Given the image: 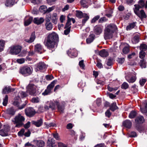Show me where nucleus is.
<instances>
[{
	"label": "nucleus",
	"instance_id": "052dcab7",
	"mask_svg": "<svg viewBox=\"0 0 147 147\" xmlns=\"http://www.w3.org/2000/svg\"><path fill=\"white\" fill-rule=\"evenodd\" d=\"M112 58H109L108 59L107 65L109 66H111L112 64Z\"/></svg>",
	"mask_w": 147,
	"mask_h": 147
},
{
	"label": "nucleus",
	"instance_id": "b1692460",
	"mask_svg": "<svg viewBox=\"0 0 147 147\" xmlns=\"http://www.w3.org/2000/svg\"><path fill=\"white\" fill-rule=\"evenodd\" d=\"M14 90L13 89H11L9 87H5L3 89L2 93L4 94H7L11 91H13Z\"/></svg>",
	"mask_w": 147,
	"mask_h": 147
},
{
	"label": "nucleus",
	"instance_id": "c03bdc74",
	"mask_svg": "<svg viewBox=\"0 0 147 147\" xmlns=\"http://www.w3.org/2000/svg\"><path fill=\"white\" fill-rule=\"evenodd\" d=\"M45 124L46 125V126L47 128H49V127H54L56 126L55 124L53 123H45Z\"/></svg>",
	"mask_w": 147,
	"mask_h": 147
},
{
	"label": "nucleus",
	"instance_id": "aec40b11",
	"mask_svg": "<svg viewBox=\"0 0 147 147\" xmlns=\"http://www.w3.org/2000/svg\"><path fill=\"white\" fill-rule=\"evenodd\" d=\"M99 55L103 57H106L109 55L108 52L105 49H102L99 52Z\"/></svg>",
	"mask_w": 147,
	"mask_h": 147
},
{
	"label": "nucleus",
	"instance_id": "79ce46f5",
	"mask_svg": "<svg viewBox=\"0 0 147 147\" xmlns=\"http://www.w3.org/2000/svg\"><path fill=\"white\" fill-rule=\"evenodd\" d=\"M8 96L7 95H6L4 98L3 99V104L4 106H6L8 102Z\"/></svg>",
	"mask_w": 147,
	"mask_h": 147
},
{
	"label": "nucleus",
	"instance_id": "f3484780",
	"mask_svg": "<svg viewBox=\"0 0 147 147\" xmlns=\"http://www.w3.org/2000/svg\"><path fill=\"white\" fill-rule=\"evenodd\" d=\"M9 129L7 127H5L3 129L0 130V135L3 136H7L8 135V132Z\"/></svg>",
	"mask_w": 147,
	"mask_h": 147
},
{
	"label": "nucleus",
	"instance_id": "2eb2a0df",
	"mask_svg": "<svg viewBox=\"0 0 147 147\" xmlns=\"http://www.w3.org/2000/svg\"><path fill=\"white\" fill-rule=\"evenodd\" d=\"M94 33L96 35H100L102 32V28L100 25L95 26L94 29Z\"/></svg>",
	"mask_w": 147,
	"mask_h": 147
},
{
	"label": "nucleus",
	"instance_id": "f8f14e48",
	"mask_svg": "<svg viewBox=\"0 0 147 147\" xmlns=\"http://www.w3.org/2000/svg\"><path fill=\"white\" fill-rule=\"evenodd\" d=\"M113 33L105 29L104 34V38L105 39L107 40L112 38L113 36Z\"/></svg>",
	"mask_w": 147,
	"mask_h": 147
},
{
	"label": "nucleus",
	"instance_id": "20e7f679",
	"mask_svg": "<svg viewBox=\"0 0 147 147\" xmlns=\"http://www.w3.org/2000/svg\"><path fill=\"white\" fill-rule=\"evenodd\" d=\"M57 82V80H55L53 81L47 87V89L45 91L42 93V94L44 96L47 95L51 94L55 85Z\"/></svg>",
	"mask_w": 147,
	"mask_h": 147
},
{
	"label": "nucleus",
	"instance_id": "4c0bfd02",
	"mask_svg": "<svg viewBox=\"0 0 147 147\" xmlns=\"http://www.w3.org/2000/svg\"><path fill=\"white\" fill-rule=\"evenodd\" d=\"M84 17H83L84 18L82 20V24L83 25L89 19V16L86 13H84Z\"/></svg>",
	"mask_w": 147,
	"mask_h": 147
},
{
	"label": "nucleus",
	"instance_id": "bf43d9fd",
	"mask_svg": "<svg viewBox=\"0 0 147 147\" xmlns=\"http://www.w3.org/2000/svg\"><path fill=\"white\" fill-rule=\"evenodd\" d=\"M85 86V84L82 81H81L78 84V87L81 88H83Z\"/></svg>",
	"mask_w": 147,
	"mask_h": 147
},
{
	"label": "nucleus",
	"instance_id": "6e6d98bb",
	"mask_svg": "<svg viewBox=\"0 0 147 147\" xmlns=\"http://www.w3.org/2000/svg\"><path fill=\"white\" fill-rule=\"evenodd\" d=\"M52 134L53 137L57 140H60L59 134L57 133L56 132L55 133H53Z\"/></svg>",
	"mask_w": 147,
	"mask_h": 147
},
{
	"label": "nucleus",
	"instance_id": "f257e3e1",
	"mask_svg": "<svg viewBox=\"0 0 147 147\" xmlns=\"http://www.w3.org/2000/svg\"><path fill=\"white\" fill-rule=\"evenodd\" d=\"M59 41L57 34L55 32L50 33L48 35L45 45L50 50L55 49L57 47Z\"/></svg>",
	"mask_w": 147,
	"mask_h": 147
},
{
	"label": "nucleus",
	"instance_id": "39448f33",
	"mask_svg": "<svg viewBox=\"0 0 147 147\" xmlns=\"http://www.w3.org/2000/svg\"><path fill=\"white\" fill-rule=\"evenodd\" d=\"M20 72L24 76H28L32 74V70L29 67L25 66L20 68Z\"/></svg>",
	"mask_w": 147,
	"mask_h": 147
},
{
	"label": "nucleus",
	"instance_id": "0e129e2a",
	"mask_svg": "<svg viewBox=\"0 0 147 147\" xmlns=\"http://www.w3.org/2000/svg\"><path fill=\"white\" fill-rule=\"evenodd\" d=\"M25 60L24 58L18 59L17 60V62L20 64H22L24 63L25 62Z\"/></svg>",
	"mask_w": 147,
	"mask_h": 147
},
{
	"label": "nucleus",
	"instance_id": "5701e85b",
	"mask_svg": "<svg viewBox=\"0 0 147 147\" xmlns=\"http://www.w3.org/2000/svg\"><path fill=\"white\" fill-rule=\"evenodd\" d=\"M42 119H40L36 121H32V123L37 127H39L41 126L42 124Z\"/></svg>",
	"mask_w": 147,
	"mask_h": 147
},
{
	"label": "nucleus",
	"instance_id": "cd10ccee",
	"mask_svg": "<svg viewBox=\"0 0 147 147\" xmlns=\"http://www.w3.org/2000/svg\"><path fill=\"white\" fill-rule=\"evenodd\" d=\"M56 101H55L54 102L52 101L48 102V104L49 105V107L52 110H54L55 109L56 105L55 102Z\"/></svg>",
	"mask_w": 147,
	"mask_h": 147
},
{
	"label": "nucleus",
	"instance_id": "a19ab883",
	"mask_svg": "<svg viewBox=\"0 0 147 147\" xmlns=\"http://www.w3.org/2000/svg\"><path fill=\"white\" fill-rule=\"evenodd\" d=\"M140 66L142 68H145L146 67V63L144 60L143 59L141 60L139 63Z\"/></svg>",
	"mask_w": 147,
	"mask_h": 147
},
{
	"label": "nucleus",
	"instance_id": "e2e57ef3",
	"mask_svg": "<svg viewBox=\"0 0 147 147\" xmlns=\"http://www.w3.org/2000/svg\"><path fill=\"white\" fill-rule=\"evenodd\" d=\"M47 80H49L54 78L53 76L52 75H47L45 76Z\"/></svg>",
	"mask_w": 147,
	"mask_h": 147
},
{
	"label": "nucleus",
	"instance_id": "8fccbe9b",
	"mask_svg": "<svg viewBox=\"0 0 147 147\" xmlns=\"http://www.w3.org/2000/svg\"><path fill=\"white\" fill-rule=\"evenodd\" d=\"M47 143L49 146H53L55 143L54 140L53 139H51V140H48Z\"/></svg>",
	"mask_w": 147,
	"mask_h": 147
},
{
	"label": "nucleus",
	"instance_id": "e433bc0d",
	"mask_svg": "<svg viewBox=\"0 0 147 147\" xmlns=\"http://www.w3.org/2000/svg\"><path fill=\"white\" fill-rule=\"evenodd\" d=\"M76 17L80 18H81L84 17V13L80 11H76Z\"/></svg>",
	"mask_w": 147,
	"mask_h": 147
},
{
	"label": "nucleus",
	"instance_id": "13d9d810",
	"mask_svg": "<svg viewBox=\"0 0 147 147\" xmlns=\"http://www.w3.org/2000/svg\"><path fill=\"white\" fill-rule=\"evenodd\" d=\"M137 134L136 132L135 131H132L131 132L129 135V137H136Z\"/></svg>",
	"mask_w": 147,
	"mask_h": 147
},
{
	"label": "nucleus",
	"instance_id": "864d4df0",
	"mask_svg": "<svg viewBox=\"0 0 147 147\" xmlns=\"http://www.w3.org/2000/svg\"><path fill=\"white\" fill-rule=\"evenodd\" d=\"M131 91H133L134 93L136 92L137 91V88L136 87V86L135 84L134 85L131 87Z\"/></svg>",
	"mask_w": 147,
	"mask_h": 147
},
{
	"label": "nucleus",
	"instance_id": "bb28decb",
	"mask_svg": "<svg viewBox=\"0 0 147 147\" xmlns=\"http://www.w3.org/2000/svg\"><path fill=\"white\" fill-rule=\"evenodd\" d=\"M136 22H133L129 23L128 25L126 27V30H130L134 28L136 26Z\"/></svg>",
	"mask_w": 147,
	"mask_h": 147
},
{
	"label": "nucleus",
	"instance_id": "603ef678",
	"mask_svg": "<svg viewBox=\"0 0 147 147\" xmlns=\"http://www.w3.org/2000/svg\"><path fill=\"white\" fill-rule=\"evenodd\" d=\"M47 9L46 6L44 5L41 6L40 8V10L41 12H42L43 11L45 13L46 12Z\"/></svg>",
	"mask_w": 147,
	"mask_h": 147
},
{
	"label": "nucleus",
	"instance_id": "0eeeda50",
	"mask_svg": "<svg viewBox=\"0 0 147 147\" xmlns=\"http://www.w3.org/2000/svg\"><path fill=\"white\" fill-rule=\"evenodd\" d=\"M26 115L30 117H33L36 114V111L33 108L31 107H27L25 110Z\"/></svg>",
	"mask_w": 147,
	"mask_h": 147
},
{
	"label": "nucleus",
	"instance_id": "5fc2aeb1",
	"mask_svg": "<svg viewBox=\"0 0 147 147\" xmlns=\"http://www.w3.org/2000/svg\"><path fill=\"white\" fill-rule=\"evenodd\" d=\"M32 102L34 103H38L39 102V99L38 97H34L32 98Z\"/></svg>",
	"mask_w": 147,
	"mask_h": 147
},
{
	"label": "nucleus",
	"instance_id": "4468645a",
	"mask_svg": "<svg viewBox=\"0 0 147 147\" xmlns=\"http://www.w3.org/2000/svg\"><path fill=\"white\" fill-rule=\"evenodd\" d=\"M116 26L113 24H111L108 25L105 28L109 31L113 33L117 29Z\"/></svg>",
	"mask_w": 147,
	"mask_h": 147
},
{
	"label": "nucleus",
	"instance_id": "72a5a7b5",
	"mask_svg": "<svg viewBox=\"0 0 147 147\" xmlns=\"http://www.w3.org/2000/svg\"><path fill=\"white\" fill-rule=\"evenodd\" d=\"M140 51H144L147 49V46L144 44H141L140 46Z\"/></svg>",
	"mask_w": 147,
	"mask_h": 147
},
{
	"label": "nucleus",
	"instance_id": "6ab92c4d",
	"mask_svg": "<svg viewBox=\"0 0 147 147\" xmlns=\"http://www.w3.org/2000/svg\"><path fill=\"white\" fill-rule=\"evenodd\" d=\"M35 38L36 36L35 33L34 32H33L31 34L30 39H25L24 41L26 42L31 43L34 41Z\"/></svg>",
	"mask_w": 147,
	"mask_h": 147
},
{
	"label": "nucleus",
	"instance_id": "49530a36",
	"mask_svg": "<svg viewBox=\"0 0 147 147\" xmlns=\"http://www.w3.org/2000/svg\"><path fill=\"white\" fill-rule=\"evenodd\" d=\"M107 19L105 17H103L100 18L98 22L99 23H102L103 22H106Z\"/></svg>",
	"mask_w": 147,
	"mask_h": 147
},
{
	"label": "nucleus",
	"instance_id": "7ed1b4c3",
	"mask_svg": "<svg viewBox=\"0 0 147 147\" xmlns=\"http://www.w3.org/2000/svg\"><path fill=\"white\" fill-rule=\"evenodd\" d=\"M145 2L143 0H140L138 2V4H136L134 5L135 7L134 8L133 10L134 12L136 14L139 15V13L137 11H139L140 9L143 8L145 7Z\"/></svg>",
	"mask_w": 147,
	"mask_h": 147
},
{
	"label": "nucleus",
	"instance_id": "c9c22d12",
	"mask_svg": "<svg viewBox=\"0 0 147 147\" xmlns=\"http://www.w3.org/2000/svg\"><path fill=\"white\" fill-rule=\"evenodd\" d=\"M132 42L133 44H136L139 42V37L138 36H135L132 39Z\"/></svg>",
	"mask_w": 147,
	"mask_h": 147
},
{
	"label": "nucleus",
	"instance_id": "9b49d317",
	"mask_svg": "<svg viewBox=\"0 0 147 147\" xmlns=\"http://www.w3.org/2000/svg\"><path fill=\"white\" fill-rule=\"evenodd\" d=\"M144 121L143 116L140 115L137 117L135 120V125L141 124Z\"/></svg>",
	"mask_w": 147,
	"mask_h": 147
},
{
	"label": "nucleus",
	"instance_id": "2f4dec72",
	"mask_svg": "<svg viewBox=\"0 0 147 147\" xmlns=\"http://www.w3.org/2000/svg\"><path fill=\"white\" fill-rule=\"evenodd\" d=\"M36 144L37 147H43L45 146L44 142L41 140L37 141L36 142Z\"/></svg>",
	"mask_w": 147,
	"mask_h": 147
},
{
	"label": "nucleus",
	"instance_id": "4be33fe9",
	"mask_svg": "<svg viewBox=\"0 0 147 147\" xmlns=\"http://www.w3.org/2000/svg\"><path fill=\"white\" fill-rule=\"evenodd\" d=\"M34 49L35 51L40 54L42 53V47L40 44H37L35 45Z\"/></svg>",
	"mask_w": 147,
	"mask_h": 147
},
{
	"label": "nucleus",
	"instance_id": "ea45409f",
	"mask_svg": "<svg viewBox=\"0 0 147 147\" xmlns=\"http://www.w3.org/2000/svg\"><path fill=\"white\" fill-rule=\"evenodd\" d=\"M144 108H141V112L143 113H147V101L146 100L144 102Z\"/></svg>",
	"mask_w": 147,
	"mask_h": 147
},
{
	"label": "nucleus",
	"instance_id": "774afa93",
	"mask_svg": "<svg viewBox=\"0 0 147 147\" xmlns=\"http://www.w3.org/2000/svg\"><path fill=\"white\" fill-rule=\"evenodd\" d=\"M105 115L106 117L109 118L111 115V113L110 110L109 109L107 110L105 113Z\"/></svg>",
	"mask_w": 147,
	"mask_h": 147
},
{
	"label": "nucleus",
	"instance_id": "69168bd1",
	"mask_svg": "<svg viewBox=\"0 0 147 147\" xmlns=\"http://www.w3.org/2000/svg\"><path fill=\"white\" fill-rule=\"evenodd\" d=\"M79 65L81 68L84 69L85 67V65L84 63V60H82L80 61L79 62Z\"/></svg>",
	"mask_w": 147,
	"mask_h": 147
},
{
	"label": "nucleus",
	"instance_id": "a211bd4d",
	"mask_svg": "<svg viewBox=\"0 0 147 147\" xmlns=\"http://www.w3.org/2000/svg\"><path fill=\"white\" fill-rule=\"evenodd\" d=\"M44 19L42 17L40 18H34L33 22L35 24L39 25L42 23L44 22Z\"/></svg>",
	"mask_w": 147,
	"mask_h": 147
},
{
	"label": "nucleus",
	"instance_id": "6e6552de",
	"mask_svg": "<svg viewBox=\"0 0 147 147\" xmlns=\"http://www.w3.org/2000/svg\"><path fill=\"white\" fill-rule=\"evenodd\" d=\"M36 86L33 84H29L27 87V90L31 95H35L36 92Z\"/></svg>",
	"mask_w": 147,
	"mask_h": 147
},
{
	"label": "nucleus",
	"instance_id": "f03ea898",
	"mask_svg": "<svg viewBox=\"0 0 147 147\" xmlns=\"http://www.w3.org/2000/svg\"><path fill=\"white\" fill-rule=\"evenodd\" d=\"M25 120V117L21 114H18L12 120V121L14 124H16L15 127L19 128L24 125Z\"/></svg>",
	"mask_w": 147,
	"mask_h": 147
},
{
	"label": "nucleus",
	"instance_id": "58836bf2",
	"mask_svg": "<svg viewBox=\"0 0 147 147\" xmlns=\"http://www.w3.org/2000/svg\"><path fill=\"white\" fill-rule=\"evenodd\" d=\"M68 19L67 22L66 24V25L65 27V28H69V27H71L70 26L71 24V18H69L68 16L67 17Z\"/></svg>",
	"mask_w": 147,
	"mask_h": 147
},
{
	"label": "nucleus",
	"instance_id": "9d476101",
	"mask_svg": "<svg viewBox=\"0 0 147 147\" xmlns=\"http://www.w3.org/2000/svg\"><path fill=\"white\" fill-rule=\"evenodd\" d=\"M55 103L58 111L60 113H64L65 104L63 103H60L58 101H56Z\"/></svg>",
	"mask_w": 147,
	"mask_h": 147
},
{
	"label": "nucleus",
	"instance_id": "dca6fc26",
	"mask_svg": "<svg viewBox=\"0 0 147 147\" xmlns=\"http://www.w3.org/2000/svg\"><path fill=\"white\" fill-rule=\"evenodd\" d=\"M67 53L69 56L72 58L76 57L77 55V51L75 49H70L68 50Z\"/></svg>",
	"mask_w": 147,
	"mask_h": 147
},
{
	"label": "nucleus",
	"instance_id": "a18cd8bd",
	"mask_svg": "<svg viewBox=\"0 0 147 147\" xmlns=\"http://www.w3.org/2000/svg\"><path fill=\"white\" fill-rule=\"evenodd\" d=\"M100 18V16L99 15L95 16L91 20V22L92 23H95L97 20Z\"/></svg>",
	"mask_w": 147,
	"mask_h": 147
},
{
	"label": "nucleus",
	"instance_id": "3c124183",
	"mask_svg": "<svg viewBox=\"0 0 147 147\" xmlns=\"http://www.w3.org/2000/svg\"><path fill=\"white\" fill-rule=\"evenodd\" d=\"M139 57L141 59H143L145 57L146 53L144 51H140L139 53Z\"/></svg>",
	"mask_w": 147,
	"mask_h": 147
},
{
	"label": "nucleus",
	"instance_id": "f704fd0d",
	"mask_svg": "<svg viewBox=\"0 0 147 147\" xmlns=\"http://www.w3.org/2000/svg\"><path fill=\"white\" fill-rule=\"evenodd\" d=\"M118 108L116 105V104L115 102L112 103L110 106V109L112 111H114Z\"/></svg>",
	"mask_w": 147,
	"mask_h": 147
},
{
	"label": "nucleus",
	"instance_id": "c756f323",
	"mask_svg": "<svg viewBox=\"0 0 147 147\" xmlns=\"http://www.w3.org/2000/svg\"><path fill=\"white\" fill-rule=\"evenodd\" d=\"M6 113L7 114L10 115L11 116H13L15 114V111L13 108H10L7 109Z\"/></svg>",
	"mask_w": 147,
	"mask_h": 147
},
{
	"label": "nucleus",
	"instance_id": "473e14b6",
	"mask_svg": "<svg viewBox=\"0 0 147 147\" xmlns=\"http://www.w3.org/2000/svg\"><path fill=\"white\" fill-rule=\"evenodd\" d=\"M137 115V113L136 111H132L130 113L129 115V117L131 119H133Z\"/></svg>",
	"mask_w": 147,
	"mask_h": 147
},
{
	"label": "nucleus",
	"instance_id": "c85d7f7f",
	"mask_svg": "<svg viewBox=\"0 0 147 147\" xmlns=\"http://www.w3.org/2000/svg\"><path fill=\"white\" fill-rule=\"evenodd\" d=\"M135 127L140 132H141L145 130L144 127L141 124L135 125Z\"/></svg>",
	"mask_w": 147,
	"mask_h": 147
},
{
	"label": "nucleus",
	"instance_id": "680f3d73",
	"mask_svg": "<svg viewBox=\"0 0 147 147\" xmlns=\"http://www.w3.org/2000/svg\"><path fill=\"white\" fill-rule=\"evenodd\" d=\"M66 29L64 31V34L65 35H68L70 32V27H69V28H66Z\"/></svg>",
	"mask_w": 147,
	"mask_h": 147
},
{
	"label": "nucleus",
	"instance_id": "4d7b16f0",
	"mask_svg": "<svg viewBox=\"0 0 147 147\" xmlns=\"http://www.w3.org/2000/svg\"><path fill=\"white\" fill-rule=\"evenodd\" d=\"M25 131L24 129H22L18 133V134L19 136H22L24 135Z\"/></svg>",
	"mask_w": 147,
	"mask_h": 147
},
{
	"label": "nucleus",
	"instance_id": "7c9ffc66",
	"mask_svg": "<svg viewBox=\"0 0 147 147\" xmlns=\"http://www.w3.org/2000/svg\"><path fill=\"white\" fill-rule=\"evenodd\" d=\"M45 26L46 30L48 31L51 30L53 28V24L51 22L45 23Z\"/></svg>",
	"mask_w": 147,
	"mask_h": 147
},
{
	"label": "nucleus",
	"instance_id": "423d86ee",
	"mask_svg": "<svg viewBox=\"0 0 147 147\" xmlns=\"http://www.w3.org/2000/svg\"><path fill=\"white\" fill-rule=\"evenodd\" d=\"M10 53L11 54L17 55L22 50V47L19 45H16L11 47L9 48Z\"/></svg>",
	"mask_w": 147,
	"mask_h": 147
},
{
	"label": "nucleus",
	"instance_id": "1a4fd4ad",
	"mask_svg": "<svg viewBox=\"0 0 147 147\" xmlns=\"http://www.w3.org/2000/svg\"><path fill=\"white\" fill-rule=\"evenodd\" d=\"M46 68V65L43 62H40L36 65V69L38 71H41Z\"/></svg>",
	"mask_w": 147,
	"mask_h": 147
},
{
	"label": "nucleus",
	"instance_id": "412c9836",
	"mask_svg": "<svg viewBox=\"0 0 147 147\" xmlns=\"http://www.w3.org/2000/svg\"><path fill=\"white\" fill-rule=\"evenodd\" d=\"M123 124L124 126L128 128H130L132 125L131 122L129 120H126L124 121L123 123Z\"/></svg>",
	"mask_w": 147,
	"mask_h": 147
},
{
	"label": "nucleus",
	"instance_id": "ddd939ff",
	"mask_svg": "<svg viewBox=\"0 0 147 147\" xmlns=\"http://www.w3.org/2000/svg\"><path fill=\"white\" fill-rule=\"evenodd\" d=\"M24 25L28 26L30 24L33 20V18L29 16H26L24 18Z\"/></svg>",
	"mask_w": 147,
	"mask_h": 147
},
{
	"label": "nucleus",
	"instance_id": "393cba45",
	"mask_svg": "<svg viewBox=\"0 0 147 147\" xmlns=\"http://www.w3.org/2000/svg\"><path fill=\"white\" fill-rule=\"evenodd\" d=\"M15 0H6L5 2V5L7 7H11L15 4Z\"/></svg>",
	"mask_w": 147,
	"mask_h": 147
},
{
	"label": "nucleus",
	"instance_id": "09e8293b",
	"mask_svg": "<svg viewBox=\"0 0 147 147\" xmlns=\"http://www.w3.org/2000/svg\"><path fill=\"white\" fill-rule=\"evenodd\" d=\"M129 50L128 46L125 47L123 49V52L124 54H127L129 52Z\"/></svg>",
	"mask_w": 147,
	"mask_h": 147
},
{
	"label": "nucleus",
	"instance_id": "338daca9",
	"mask_svg": "<svg viewBox=\"0 0 147 147\" xmlns=\"http://www.w3.org/2000/svg\"><path fill=\"white\" fill-rule=\"evenodd\" d=\"M96 82L98 84H100L102 85H103L105 84V81H102L100 80H97Z\"/></svg>",
	"mask_w": 147,
	"mask_h": 147
},
{
	"label": "nucleus",
	"instance_id": "a878e982",
	"mask_svg": "<svg viewBox=\"0 0 147 147\" xmlns=\"http://www.w3.org/2000/svg\"><path fill=\"white\" fill-rule=\"evenodd\" d=\"M138 13H139V15L136 14L139 17L141 18H145L146 17V15L144 11L143 10H141L140 11V13L139 12V11H137Z\"/></svg>",
	"mask_w": 147,
	"mask_h": 147
},
{
	"label": "nucleus",
	"instance_id": "37998d69",
	"mask_svg": "<svg viewBox=\"0 0 147 147\" xmlns=\"http://www.w3.org/2000/svg\"><path fill=\"white\" fill-rule=\"evenodd\" d=\"M129 86V85L127 83L124 82L122 84L121 88L122 89H126L128 88Z\"/></svg>",
	"mask_w": 147,
	"mask_h": 147
},
{
	"label": "nucleus",
	"instance_id": "de8ad7c7",
	"mask_svg": "<svg viewBox=\"0 0 147 147\" xmlns=\"http://www.w3.org/2000/svg\"><path fill=\"white\" fill-rule=\"evenodd\" d=\"M136 80V78L135 76H132L127 81L130 83H133L135 82Z\"/></svg>",
	"mask_w": 147,
	"mask_h": 147
}]
</instances>
